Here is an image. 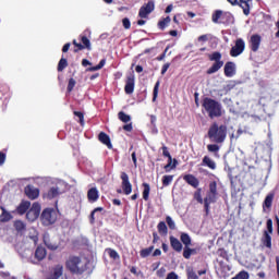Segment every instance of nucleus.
I'll list each match as a JSON object with an SVG mask.
<instances>
[{
    "label": "nucleus",
    "mask_w": 279,
    "mask_h": 279,
    "mask_svg": "<svg viewBox=\"0 0 279 279\" xmlns=\"http://www.w3.org/2000/svg\"><path fill=\"white\" fill-rule=\"evenodd\" d=\"M66 268L77 276H82L88 269V260L78 256H70L66 260Z\"/></svg>",
    "instance_id": "f257e3e1"
},
{
    "label": "nucleus",
    "mask_w": 279,
    "mask_h": 279,
    "mask_svg": "<svg viewBox=\"0 0 279 279\" xmlns=\"http://www.w3.org/2000/svg\"><path fill=\"white\" fill-rule=\"evenodd\" d=\"M228 136V126L214 123L208 130V138L211 143H223Z\"/></svg>",
    "instance_id": "f03ea898"
},
{
    "label": "nucleus",
    "mask_w": 279,
    "mask_h": 279,
    "mask_svg": "<svg viewBox=\"0 0 279 279\" xmlns=\"http://www.w3.org/2000/svg\"><path fill=\"white\" fill-rule=\"evenodd\" d=\"M203 108L206 110L209 119H217L221 117V105L219 101L213 99V98H204L203 99Z\"/></svg>",
    "instance_id": "7ed1b4c3"
},
{
    "label": "nucleus",
    "mask_w": 279,
    "mask_h": 279,
    "mask_svg": "<svg viewBox=\"0 0 279 279\" xmlns=\"http://www.w3.org/2000/svg\"><path fill=\"white\" fill-rule=\"evenodd\" d=\"M210 62H214L213 65L207 70V75H213L217 73L223 66V60H221V52L215 51L208 56Z\"/></svg>",
    "instance_id": "20e7f679"
},
{
    "label": "nucleus",
    "mask_w": 279,
    "mask_h": 279,
    "mask_svg": "<svg viewBox=\"0 0 279 279\" xmlns=\"http://www.w3.org/2000/svg\"><path fill=\"white\" fill-rule=\"evenodd\" d=\"M56 221H58V210L47 208L41 213V223L44 226H53Z\"/></svg>",
    "instance_id": "39448f33"
},
{
    "label": "nucleus",
    "mask_w": 279,
    "mask_h": 279,
    "mask_svg": "<svg viewBox=\"0 0 279 279\" xmlns=\"http://www.w3.org/2000/svg\"><path fill=\"white\" fill-rule=\"evenodd\" d=\"M156 10V3L154 0H149L146 4L140 8L138 16L140 19H147Z\"/></svg>",
    "instance_id": "423d86ee"
},
{
    "label": "nucleus",
    "mask_w": 279,
    "mask_h": 279,
    "mask_svg": "<svg viewBox=\"0 0 279 279\" xmlns=\"http://www.w3.org/2000/svg\"><path fill=\"white\" fill-rule=\"evenodd\" d=\"M245 51V40L239 38L235 40V45L230 50L231 58H239L241 53Z\"/></svg>",
    "instance_id": "0eeeda50"
},
{
    "label": "nucleus",
    "mask_w": 279,
    "mask_h": 279,
    "mask_svg": "<svg viewBox=\"0 0 279 279\" xmlns=\"http://www.w3.org/2000/svg\"><path fill=\"white\" fill-rule=\"evenodd\" d=\"M40 217V204L34 203L31 209L26 213V219L29 221H36Z\"/></svg>",
    "instance_id": "6e6552de"
},
{
    "label": "nucleus",
    "mask_w": 279,
    "mask_h": 279,
    "mask_svg": "<svg viewBox=\"0 0 279 279\" xmlns=\"http://www.w3.org/2000/svg\"><path fill=\"white\" fill-rule=\"evenodd\" d=\"M122 180V190L124 195H130L132 193V183H130V177L125 172H121L120 175Z\"/></svg>",
    "instance_id": "1a4fd4ad"
},
{
    "label": "nucleus",
    "mask_w": 279,
    "mask_h": 279,
    "mask_svg": "<svg viewBox=\"0 0 279 279\" xmlns=\"http://www.w3.org/2000/svg\"><path fill=\"white\" fill-rule=\"evenodd\" d=\"M60 195H62V191H60L58 185H53L44 193V199H56L57 197H60Z\"/></svg>",
    "instance_id": "9d476101"
},
{
    "label": "nucleus",
    "mask_w": 279,
    "mask_h": 279,
    "mask_svg": "<svg viewBox=\"0 0 279 279\" xmlns=\"http://www.w3.org/2000/svg\"><path fill=\"white\" fill-rule=\"evenodd\" d=\"M217 194H213L210 192H207L206 197L204 198V207L206 215H209L210 213V204H215L217 202Z\"/></svg>",
    "instance_id": "9b49d317"
},
{
    "label": "nucleus",
    "mask_w": 279,
    "mask_h": 279,
    "mask_svg": "<svg viewBox=\"0 0 279 279\" xmlns=\"http://www.w3.org/2000/svg\"><path fill=\"white\" fill-rule=\"evenodd\" d=\"M134 86H135V77L134 74H130L126 77L125 86H124V92L126 95H132L134 93Z\"/></svg>",
    "instance_id": "f8f14e48"
},
{
    "label": "nucleus",
    "mask_w": 279,
    "mask_h": 279,
    "mask_svg": "<svg viewBox=\"0 0 279 279\" xmlns=\"http://www.w3.org/2000/svg\"><path fill=\"white\" fill-rule=\"evenodd\" d=\"M225 75L226 77H234L236 75V63L228 61L225 64Z\"/></svg>",
    "instance_id": "ddd939ff"
},
{
    "label": "nucleus",
    "mask_w": 279,
    "mask_h": 279,
    "mask_svg": "<svg viewBox=\"0 0 279 279\" xmlns=\"http://www.w3.org/2000/svg\"><path fill=\"white\" fill-rule=\"evenodd\" d=\"M25 195H27L29 199H37L38 195H40V190L34 185H27L25 187Z\"/></svg>",
    "instance_id": "4468645a"
},
{
    "label": "nucleus",
    "mask_w": 279,
    "mask_h": 279,
    "mask_svg": "<svg viewBox=\"0 0 279 279\" xmlns=\"http://www.w3.org/2000/svg\"><path fill=\"white\" fill-rule=\"evenodd\" d=\"M47 257V250L43 246H38L35 251V258L37 262L33 260L32 263L36 265V263H40V260H45Z\"/></svg>",
    "instance_id": "2eb2a0df"
},
{
    "label": "nucleus",
    "mask_w": 279,
    "mask_h": 279,
    "mask_svg": "<svg viewBox=\"0 0 279 279\" xmlns=\"http://www.w3.org/2000/svg\"><path fill=\"white\" fill-rule=\"evenodd\" d=\"M87 198L90 204H95L99 199V190L97 187H92L87 192Z\"/></svg>",
    "instance_id": "dca6fc26"
},
{
    "label": "nucleus",
    "mask_w": 279,
    "mask_h": 279,
    "mask_svg": "<svg viewBox=\"0 0 279 279\" xmlns=\"http://www.w3.org/2000/svg\"><path fill=\"white\" fill-rule=\"evenodd\" d=\"M98 141L102 143V145H106L108 149H112V142L110 141V136L106 134L105 132H100L98 135Z\"/></svg>",
    "instance_id": "f3484780"
},
{
    "label": "nucleus",
    "mask_w": 279,
    "mask_h": 279,
    "mask_svg": "<svg viewBox=\"0 0 279 279\" xmlns=\"http://www.w3.org/2000/svg\"><path fill=\"white\" fill-rule=\"evenodd\" d=\"M183 180L190 184V186H193L194 189H197V186H199V181L197 180V178H195V175L193 174H185L183 177Z\"/></svg>",
    "instance_id": "a211bd4d"
},
{
    "label": "nucleus",
    "mask_w": 279,
    "mask_h": 279,
    "mask_svg": "<svg viewBox=\"0 0 279 279\" xmlns=\"http://www.w3.org/2000/svg\"><path fill=\"white\" fill-rule=\"evenodd\" d=\"M104 207H97L95 208L89 216V222L95 223V217L96 219H100V217L104 215Z\"/></svg>",
    "instance_id": "6ab92c4d"
},
{
    "label": "nucleus",
    "mask_w": 279,
    "mask_h": 279,
    "mask_svg": "<svg viewBox=\"0 0 279 279\" xmlns=\"http://www.w3.org/2000/svg\"><path fill=\"white\" fill-rule=\"evenodd\" d=\"M259 47H260V37H259V35L251 36V49H252V51H254V52L258 51Z\"/></svg>",
    "instance_id": "aec40b11"
},
{
    "label": "nucleus",
    "mask_w": 279,
    "mask_h": 279,
    "mask_svg": "<svg viewBox=\"0 0 279 279\" xmlns=\"http://www.w3.org/2000/svg\"><path fill=\"white\" fill-rule=\"evenodd\" d=\"M170 245L174 252H182V242L178 240V238L171 235L170 236Z\"/></svg>",
    "instance_id": "412c9836"
},
{
    "label": "nucleus",
    "mask_w": 279,
    "mask_h": 279,
    "mask_svg": "<svg viewBox=\"0 0 279 279\" xmlns=\"http://www.w3.org/2000/svg\"><path fill=\"white\" fill-rule=\"evenodd\" d=\"M29 206H32V203L23 201L20 206H17L16 211L19 215H25L27 210H29Z\"/></svg>",
    "instance_id": "4be33fe9"
},
{
    "label": "nucleus",
    "mask_w": 279,
    "mask_h": 279,
    "mask_svg": "<svg viewBox=\"0 0 279 279\" xmlns=\"http://www.w3.org/2000/svg\"><path fill=\"white\" fill-rule=\"evenodd\" d=\"M262 243L265 247H268V250H271V234H269V232L264 231Z\"/></svg>",
    "instance_id": "5701e85b"
},
{
    "label": "nucleus",
    "mask_w": 279,
    "mask_h": 279,
    "mask_svg": "<svg viewBox=\"0 0 279 279\" xmlns=\"http://www.w3.org/2000/svg\"><path fill=\"white\" fill-rule=\"evenodd\" d=\"M0 221L2 223H5L12 219V214H10L8 210H5L3 207H0Z\"/></svg>",
    "instance_id": "b1692460"
},
{
    "label": "nucleus",
    "mask_w": 279,
    "mask_h": 279,
    "mask_svg": "<svg viewBox=\"0 0 279 279\" xmlns=\"http://www.w3.org/2000/svg\"><path fill=\"white\" fill-rule=\"evenodd\" d=\"M62 271H63L62 266H60V265L56 266L54 269H53L52 275H50L48 277V279H60V278H62Z\"/></svg>",
    "instance_id": "393cba45"
},
{
    "label": "nucleus",
    "mask_w": 279,
    "mask_h": 279,
    "mask_svg": "<svg viewBox=\"0 0 279 279\" xmlns=\"http://www.w3.org/2000/svg\"><path fill=\"white\" fill-rule=\"evenodd\" d=\"M250 3H252V0H240V8H242L245 16H250Z\"/></svg>",
    "instance_id": "a878e982"
},
{
    "label": "nucleus",
    "mask_w": 279,
    "mask_h": 279,
    "mask_svg": "<svg viewBox=\"0 0 279 279\" xmlns=\"http://www.w3.org/2000/svg\"><path fill=\"white\" fill-rule=\"evenodd\" d=\"M203 165H205V167H208L209 169H217V163L215 162V160L210 159V157L205 156L203 158Z\"/></svg>",
    "instance_id": "bb28decb"
},
{
    "label": "nucleus",
    "mask_w": 279,
    "mask_h": 279,
    "mask_svg": "<svg viewBox=\"0 0 279 279\" xmlns=\"http://www.w3.org/2000/svg\"><path fill=\"white\" fill-rule=\"evenodd\" d=\"M178 167V159H173L172 157L168 158V165L165 166V170L167 173L171 171V169H175Z\"/></svg>",
    "instance_id": "cd10ccee"
},
{
    "label": "nucleus",
    "mask_w": 279,
    "mask_h": 279,
    "mask_svg": "<svg viewBox=\"0 0 279 279\" xmlns=\"http://www.w3.org/2000/svg\"><path fill=\"white\" fill-rule=\"evenodd\" d=\"M44 243L46 247H48V250H52V251L58 250V244L51 242V240L49 239V235L44 236Z\"/></svg>",
    "instance_id": "c85d7f7f"
},
{
    "label": "nucleus",
    "mask_w": 279,
    "mask_h": 279,
    "mask_svg": "<svg viewBox=\"0 0 279 279\" xmlns=\"http://www.w3.org/2000/svg\"><path fill=\"white\" fill-rule=\"evenodd\" d=\"M272 204H274V194H268L263 203V210H265V208H271Z\"/></svg>",
    "instance_id": "c756f323"
},
{
    "label": "nucleus",
    "mask_w": 279,
    "mask_h": 279,
    "mask_svg": "<svg viewBox=\"0 0 279 279\" xmlns=\"http://www.w3.org/2000/svg\"><path fill=\"white\" fill-rule=\"evenodd\" d=\"M14 228L17 232H20V234H23V232H25V230H26V225H25V222H23L21 220H16L14 222Z\"/></svg>",
    "instance_id": "7c9ffc66"
},
{
    "label": "nucleus",
    "mask_w": 279,
    "mask_h": 279,
    "mask_svg": "<svg viewBox=\"0 0 279 279\" xmlns=\"http://www.w3.org/2000/svg\"><path fill=\"white\" fill-rule=\"evenodd\" d=\"M181 242L183 243V245H185V247H191V235H189V233H181Z\"/></svg>",
    "instance_id": "2f4dec72"
},
{
    "label": "nucleus",
    "mask_w": 279,
    "mask_h": 279,
    "mask_svg": "<svg viewBox=\"0 0 279 279\" xmlns=\"http://www.w3.org/2000/svg\"><path fill=\"white\" fill-rule=\"evenodd\" d=\"M220 23H225L226 25H230V23H234V16L231 13H225L222 15V21Z\"/></svg>",
    "instance_id": "473e14b6"
},
{
    "label": "nucleus",
    "mask_w": 279,
    "mask_h": 279,
    "mask_svg": "<svg viewBox=\"0 0 279 279\" xmlns=\"http://www.w3.org/2000/svg\"><path fill=\"white\" fill-rule=\"evenodd\" d=\"M157 230L159 234H167L169 232V229L167 228V223H165V221H160L158 223Z\"/></svg>",
    "instance_id": "72a5a7b5"
},
{
    "label": "nucleus",
    "mask_w": 279,
    "mask_h": 279,
    "mask_svg": "<svg viewBox=\"0 0 279 279\" xmlns=\"http://www.w3.org/2000/svg\"><path fill=\"white\" fill-rule=\"evenodd\" d=\"M143 199H145V202H147V199H149V192L151 191V187L149 186L148 183H143Z\"/></svg>",
    "instance_id": "f704fd0d"
},
{
    "label": "nucleus",
    "mask_w": 279,
    "mask_h": 279,
    "mask_svg": "<svg viewBox=\"0 0 279 279\" xmlns=\"http://www.w3.org/2000/svg\"><path fill=\"white\" fill-rule=\"evenodd\" d=\"M169 23H171V17L170 16H167V17L160 20L158 22L159 29H165L167 27V25H169Z\"/></svg>",
    "instance_id": "c9c22d12"
},
{
    "label": "nucleus",
    "mask_w": 279,
    "mask_h": 279,
    "mask_svg": "<svg viewBox=\"0 0 279 279\" xmlns=\"http://www.w3.org/2000/svg\"><path fill=\"white\" fill-rule=\"evenodd\" d=\"M118 117L120 119V121H122V123H130V121H132V117L128 116L125 112L120 111L118 113Z\"/></svg>",
    "instance_id": "e433bc0d"
},
{
    "label": "nucleus",
    "mask_w": 279,
    "mask_h": 279,
    "mask_svg": "<svg viewBox=\"0 0 279 279\" xmlns=\"http://www.w3.org/2000/svg\"><path fill=\"white\" fill-rule=\"evenodd\" d=\"M106 253L108 254V256H110V258H112L113 260H119V253L112 248H107Z\"/></svg>",
    "instance_id": "4c0bfd02"
},
{
    "label": "nucleus",
    "mask_w": 279,
    "mask_h": 279,
    "mask_svg": "<svg viewBox=\"0 0 279 279\" xmlns=\"http://www.w3.org/2000/svg\"><path fill=\"white\" fill-rule=\"evenodd\" d=\"M173 182V175L171 174H166L162 177V185L163 186H169Z\"/></svg>",
    "instance_id": "58836bf2"
},
{
    "label": "nucleus",
    "mask_w": 279,
    "mask_h": 279,
    "mask_svg": "<svg viewBox=\"0 0 279 279\" xmlns=\"http://www.w3.org/2000/svg\"><path fill=\"white\" fill-rule=\"evenodd\" d=\"M151 252H154V246L147 247V248H143L140 253V256L142 258H147V256H149V254H151Z\"/></svg>",
    "instance_id": "ea45409f"
},
{
    "label": "nucleus",
    "mask_w": 279,
    "mask_h": 279,
    "mask_svg": "<svg viewBox=\"0 0 279 279\" xmlns=\"http://www.w3.org/2000/svg\"><path fill=\"white\" fill-rule=\"evenodd\" d=\"M219 19H220V21H223V12H221V11H216V12L213 14V22H214V23H219Z\"/></svg>",
    "instance_id": "a19ab883"
},
{
    "label": "nucleus",
    "mask_w": 279,
    "mask_h": 279,
    "mask_svg": "<svg viewBox=\"0 0 279 279\" xmlns=\"http://www.w3.org/2000/svg\"><path fill=\"white\" fill-rule=\"evenodd\" d=\"M231 279H250V274L245 270H242Z\"/></svg>",
    "instance_id": "79ce46f5"
},
{
    "label": "nucleus",
    "mask_w": 279,
    "mask_h": 279,
    "mask_svg": "<svg viewBox=\"0 0 279 279\" xmlns=\"http://www.w3.org/2000/svg\"><path fill=\"white\" fill-rule=\"evenodd\" d=\"M66 66H69V62L66 61V59L61 58L58 64V71H63L66 69Z\"/></svg>",
    "instance_id": "37998d69"
},
{
    "label": "nucleus",
    "mask_w": 279,
    "mask_h": 279,
    "mask_svg": "<svg viewBox=\"0 0 279 279\" xmlns=\"http://www.w3.org/2000/svg\"><path fill=\"white\" fill-rule=\"evenodd\" d=\"M195 252V250L189 247V246H185L184 250H183V256L189 259L191 258L192 254Z\"/></svg>",
    "instance_id": "c03bdc74"
},
{
    "label": "nucleus",
    "mask_w": 279,
    "mask_h": 279,
    "mask_svg": "<svg viewBox=\"0 0 279 279\" xmlns=\"http://www.w3.org/2000/svg\"><path fill=\"white\" fill-rule=\"evenodd\" d=\"M208 193H211L214 195H219V193L217 192V182L213 181L209 183V191Z\"/></svg>",
    "instance_id": "a18cd8bd"
},
{
    "label": "nucleus",
    "mask_w": 279,
    "mask_h": 279,
    "mask_svg": "<svg viewBox=\"0 0 279 279\" xmlns=\"http://www.w3.org/2000/svg\"><path fill=\"white\" fill-rule=\"evenodd\" d=\"M158 88H160V81H157L154 90H153V101H156L158 99Z\"/></svg>",
    "instance_id": "49530a36"
},
{
    "label": "nucleus",
    "mask_w": 279,
    "mask_h": 279,
    "mask_svg": "<svg viewBox=\"0 0 279 279\" xmlns=\"http://www.w3.org/2000/svg\"><path fill=\"white\" fill-rule=\"evenodd\" d=\"M166 223L170 228V230H175V221H173V218L171 216L166 217Z\"/></svg>",
    "instance_id": "de8ad7c7"
},
{
    "label": "nucleus",
    "mask_w": 279,
    "mask_h": 279,
    "mask_svg": "<svg viewBox=\"0 0 279 279\" xmlns=\"http://www.w3.org/2000/svg\"><path fill=\"white\" fill-rule=\"evenodd\" d=\"M186 274H187L189 279H198L199 278L197 276V272H195V270H193V268H187Z\"/></svg>",
    "instance_id": "09e8293b"
},
{
    "label": "nucleus",
    "mask_w": 279,
    "mask_h": 279,
    "mask_svg": "<svg viewBox=\"0 0 279 279\" xmlns=\"http://www.w3.org/2000/svg\"><path fill=\"white\" fill-rule=\"evenodd\" d=\"M207 149L211 154H217V151H219V145H217V144H209V145H207Z\"/></svg>",
    "instance_id": "8fccbe9b"
},
{
    "label": "nucleus",
    "mask_w": 279,
    "mask_h": 279,
    "mask_svg": "<svg viewBox=\"0 0 279 279\" xmlns=\"http://www.w3.org/2000/svg\"><path fill=\"white\" fill-rule=\"evenodd\" d=\"M266 226L268 234H274V221L271 219H268Z\"/></svg>",
    "instance_id": "3c124183"
},
{
    "label": "nucleus",
    "mask_w": 279,
    "mask_h": 279,
    "mask_svg": "<svg viewBox=\"0 0 279 279\" xmlns=\"http://www.w3.org/2000/svg\"><path fill=\"white\" fill-rule=\"evenodd\" d=\"M81 40L84 47H86V49H90V39L88 37L82 36Z\"/></svg>",
    "instance_id": "603ef678"
},
{
    "label": "nucleus",
    "mask_w": 279,
    "mask_h": 279,
    "mask_svg": "<svg viewBox=\"0 0 279 279\" xmlns=\"http://www.w3.org/2000/svg\"><path fill=\"white\" fill-rule=\"evenodd\" d=\"M122 24H123L124 29H130V27H132V22H130V19H128V17H124L122 20Z\"/></svg>",
    "instance_id": "864d4df0"
},
{
    "label": "nucleus",
    "mask_w": 279,
    "mask_h": 279,
    "mask_svg": "<svg viewBox=\"0 0 279 279\" xmlns=\"http://www.w3.org/2000/svg\"><path fill=\"white\" fill-rule=\"evenodd\" d=\"M75 84H76V82L74 81V78L69 80V84H68V92L69 93H71L73 90V88H75Z\"/></svg>",
    "instance_id": "5fc2aeb1"
},
{
    "label": "nucleus",
    "mask_w": 279,
    "mask_h": 279,
    "mask_svg": "<svg viewBox=\"0 0 279 279\" xmlns=\"http://www.w3.org/2000/svg\"><path fill=\"white\" fill-rule=\"evenodd\" d=\"M194 198L196 199V202H198V204H204V198H202V192H195Z\"/></svg>",
    "instance_id": "6e6d98bb"
},
{
    "label": "nucleus",
    "mask_w": 279,
    "mask_h": 279,
    "mask_svg": "<svg viewBox=\"0 0 279 279\" xmlns=\"http://www.w3.org/2000/svg\"><path fill=\"white\" fill-rule=\"evenodd\" d=\"M74 114L78 118L81 125H84V114L80 111H75Z\"/></svg>",
    "instance_id": "4d7b16f0"
},
{
    "label": "nucleus",
    "mask_w": 279,
    "mask_h": 279,
    "mask_svg": "<svg viewBox=\"0 0 279 279\" xmlns=\"http://www.w3.org/2000/svg\"><path fill=\"white\" fill-rule=\"evenodd\" d=\"M208 38H210V35H201L197 40L198 43H208Z\"/></svg>",
    "instance_id": "13d9d810"
},
{
    "label": "nucleus",
    "mask_w": 279,
    "mask_h": 279,
    "mask_svg": "<svg viewBox=\"0 0 279 279\" xmlns=\"http://www.w3.org/2000/svg\"><path fill=\"white\" fill-rule=\"evenodd\" d=\"M162 154L166 158H171V154L169 153V148L167 146H162Z\"/></svg>",
    "instance_id": "bf43d9fd"
},
{
    "label": "nucleus",
    "mask_w": 279,
    "mask_h": 279,
    "mask_svg": "<svg viewBox=\"0 0 279 279\" xmlns=\"http://www.w3.org/2000/svg\"><path fill=\"white\" fill-rule=\"evenodd\" d=\"M166 279H179V277H178V274H175L174 271H172V272H169L168 275H167V278Z\"/></svg>",
    "instance_id": "052dcab7"
},
{
    "label": "nucleus",
    "mask_w": 279,
    "mask_h": 279,
    "mask_svg": "<svg viewBox=\"0 0 279 279\" xmlns=\"http://www.w3.org/2000/svg\"><path fill=\"white\" fill-rule=\"evenodd\" d=\"M169 66H171L170 63L163 64V66L161 69V75H165V73H167V71H169Z\"/></svg>",
    "instance_id": "680f3d73"
},
{
    "label": "nucleus",
    "mask_w": 279,
    "mask_h": 279,
    "mask_svg": "<svg viewBox=\"0 0 279 279\" xmlns=\"http://www.w3.org/2000/svg\"><path fill=\"white\" fill-rule=\"evenodd\" d=\"M5 162V154L0 151V167Z\"/></svg>",
    "instance_id": "e2e57ef3"
},
{
    "label": "nucleus",
    "mask_w": 279,
    "mask_h": 279,
    "mask_svg": "<svg viewBox=\"0 0 279 279\" xmlns=\"http://www.w3.org/2000/svg\"><path fill=\"white\" fill-rule=\"evenodd\" d=\"M73 45H74V47H77V49L80 50V51H82V49H84V45H82V44H78L77 43V40H73Z\"/></svg>",
    "instance_id": "0e129e2a"
},
{
    "label": "nucleus",
    "mask_w": 279,
    "mask_h": 279,
    "mask_svg": "<svg viewBox=\"0 0 279 279\" xmlns=\"http://www.w3.org/2000/svg\"><path fill=\"white\" fill-rule=\"evenodd\" d=\"M123 130H125V132H132V130H133L132 123L125 124L123 126Z\"/></svg>",
    "instance_id": "69168bd1"
},
{
    "label": "nucleus",
    "mask_w": 279,
    "mask_h": 279,
    "mask_svg": "<svg viewBox=\"0 0 279 279\" xmlns=\"http://www.w3.org/2000/svg\"><path fill=\"white\" fill-rule=\"evenodd\" d=\"M69 49H71V44H70V43H68V44H65V45L63 46L62 52H63V53H66V51H69Z\"/></svg>",
    "instance_id": "338daca9"
},
{
    "label": "nucleus",
    "mask_w": 279,
    "mask_h": 279,
    "mask_svg": "<svg viewBox=\"0 0 279 279\" xmlns=\"http://www.w3.org/2000/svg\"><path fill=\"white\" fill-rule=\"evenodd\" d=\"M156 121H157V118L156 116H150V123L154 128H156Z\"/></svg>",
    "instance_id": "774afa93"
}]
</instances>
